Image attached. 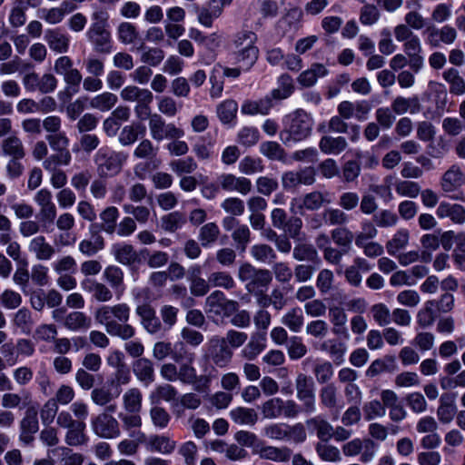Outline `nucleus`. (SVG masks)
<instances>
[{
  "mask_svg": "<svg viewBox=\"0 0 465 465\" xmlns=\"http://www.w3.org/2000/svg\"><path fill=\"white\" fill-rule=\"evenodd\" d=\"M94 317L111 336L129 340L135 335L134 327L128 323L131 318V307L126 302L102 305L95 310Z\"/></svg>",
  "mask_w": 465,
  "mask_h": 465,
  "instance_id": "obj_1",
  "label": "nucleus"
},
{
  "mask_svg": "<svg viewBox=\"0 0 465 465\" xmlns=\"http://www.w3.org/2000/svg\"><path fill=\"white\" fill-rule=\"evenodd\" d=\"M256 35L248 30L236 33L232 45L233 47L232 56L238 67H223V76L238 78L242 71H249L256 63L259 57V48L256 46Z\"/></svg>",
  "mask_w": 465,
  "mask_h": 465,
  "instance_id": "obj_2",
  "label": "nucleus"
},
{
  "mask_svg": "<svg viewBox=\"0 0 465 465\" xmlns=\"http://www.w3.org/2000/svg\"><path fill=\"white\" fill-rule=\"evenodd\" d=\"M313 119L302 109H297L283 118L280 139L285 145L301 142L312 134Z\"/></svg>",
  "mask_w": 465,
  "mask_h": 465,
  "instance_id": "obj_3",
  "label": "nucleus"
},
{
  "mask_svg": "<svg viewBox=\"0 0 465 465\" xmlns=\"http://www.w3.org/2000/svg\"><path fill=\"white\" fill-rule=\"evenodd\" d=\"M128 159L124 152L113 151L107 147L100 148L94 156L96 173L100 178L114 177L120 173Z\"/></svg>",
  "mask_w": 465,
  "mask_h": 465,
  "instance_id": "obj_4",
  "label": "nucleus"
},
{
  "mask_svg": "<svg viewBox=\"0 0 465 465\" xmlns=\"http://www.w3.org/2000/svg\"><path fill=\"white\" fill-rule=\"evenodd\" d=\"M261 413L265 420H276L281 417L294 419L301 413V409L293 400L273 397L261 405Z\"/></svg>",
  "mask_w": 465,
  "mask_h": 465,
  "instance_id": "obj_5",
  "label": "nucleus"
},
{
  "mask_svg": "<svg viewBox=\"0 0 465 465\" xmlns=\"http://www.w3.org/2000/svg\"><path fill=\"white\" fill-rule=\"evenodd\" d=\"M238 278L241 282H246V289L250 292H262L272 281L269 270L258 269L248 262L239 267Z\"/></svg>",
  "mask_w": 465,
  "mask_h": 465,
  "instance_id": "obj_6",
  "label": "nucleus"
},
{
  "mask_svg": "<svg viewBox=\"0 0 465 465\" xmlns=\"http://www.w3.org/2000/svg\"><path fill=\"white\" fill-rule=\"evenodd\" d=\"M239 304L236 301L229 300L221 291H213L204 302V310L210 316L228 318L237 311Z\"/></svg>",
  "mask_w": 465,
  "mask_h": 465,
  "instance_id": "obj_7",
  "label": "nucleus"
},
{
  "mask_svg": "<svg viewBox=\"0 0 465 465\" xmlns=\"http://www.w3.org/2000/svg\"><path fill=\"white\" fill-rule=\"evenodd\" d=\"M150 136L156 142L169 138H183L184 131L173 123H166L160 114L154 113L148 122Z\"/></svg>",
  "mask_w": 465,
  "mask_h": 465,
  "instance_id": "obj_8",
  "label": "nucleus"
},
{
  "mask_svg": "<svg viewBox=\"0 0 465 465\" xmlns=\"http://www.w3.org/2000/svg\"><path fill=\"white\" fill-rule=\"evenodd\" d=\"M22 84L27 92H39L45 94L53 93L56 89L58 80L50 73L39 75L35 72H27L22 77Z\"/></svg>",
  "mask_w": 465,
  "mask_h": 465,
  "instance_id": "obj_9",
  "label": "nucleus"
},
{
  "mask_svg": "<svg viewBox=\"0 0 465 465\" xmlns=\"http://www.w3.org/2000/svg\"><path fill=\"white\" fill-rule=\"evenodd\" d=\"M206 346L208 355L216 367L226 368L230 365L233 351L225 344L223 337L217 335L211 337Z\"/></svg>",
  "mask_w": 465,
  "mask_h": 465,
  "instance_id": "obj_10",
  "label": "nucleus"
},
{
  "mask_svg": "<svg viewBox=\"0 0 465 465\" xmlns=\"http://www.w3.org/2000/svg\"><path fill=\"white\" fill-rule=\"evenodd\" d=\"M132 437H136L138 441L143 442L147 450L162 454H170L176 448V441L166 435H151L146 438L142 431L134 432Z\"/></svg>",
  "mask_w": 465,
  "mask_h": 465,
  "instance_id": "obj_11",
  "label": "nucleus"
},
{
  "mask_svg": "<svg viewBox=\"0 0 465 465\" xmlns=\"http://www.w3.org/2000/svg\"><path fill=\"white\" fill-rule=\"evenodd\" d=\"M91 427L95 435L104 439H114L120 436L119 423L108 412H103L91 420Z\"/></svg>",
  "mask_w": 465,
  "mask_h": 465,
  "instance_id": "obj_12",
  "label": "nucleus"
},
{
  "mask_svg": "<svg viewBox=\"0 0 465 465\" xmlns=\"http://www.w3.org/2000/svg\"><path fill=\"white\" fill-rule=\"evenodd\" d=\"M331 200L326 199L322 193L314 191L305 194L303 197L292 199L290 210L292 213H302L303 209L309 211L319 210L323 204L330 203Z\"/></svg>",
  "mask_w": 465,
  "mask_h": 465,
  "instance_id": "obj_13",
  "label": "nucleus"
},
{
  "mask_svg": "<svg viewBox=\"0 0 465 465\" xmlns=\"http://www.w3.org/2000/svg\"><path fill=\"white\" fill-rule=\"evenodd\" d=\"M35 203L39 206V215L43 223H52L57 214L53 202V195L47 188L40 189L34 196Z\"/></svg>",
  "mask_w": 465,
  "mask_h": 465,
  "instance_id": "obj_14",
  "label": "nucleus"
},
{
  "mask_svg": "<svg viewBox=\"0 0 465 465\" xmlns=\"http://www.w3.org/2000/svg\"><path fill=\"white\" fill-rule=\"evenodd\" d=\"M38 430L37 412L35 408H27L19 422V440L26 445L31 444Z\"/></svg>",
  "mask_w": 465,
  "mask_h": 465,
  "instance_id": "obj_15",
  "label": "nucleus"
},
{
  "mask_svg": "<svg viewBox=\"0 0 465 465\" xmlns=\"http://www.w3.org/2000/svg\"><path fill=\"white\" fill-rule=\"evenodd\" d=\"M217 181L221 189L226 192H237L246 195L252 191V182L244 176L223 173L218 176Z\"/></svg>",
  "mask_w": 465,
  "mask_h": 465,
  "instance_id": "obj_16",
  "label": "nucleus"
},
{
  "mask_svg": "<svg viewBox=\"0 0 465 465\" xmlns=\"http://www.w3.org/2000/svg\"><path fill=\"white\" fill-rule=\"evenodd\" d=\"M402 49L410 60L411 69L416 74L420 72L424 67L423 48L420 38L415 35L403 43Z\"/></svg>",
  "mask_w": 465,
  "mask_h": 465,
  "instance_id": "obj_17",
  "label": "nucleus"
},
{
  "mask_svg": "<svg viewBox=\"0 0 465 465\" xmlns=\"http://www.w3.org/2000/svg\"><path fill=\"white\" fill-rule=\"evenodd\" d=\"M85 35L97 52L104 54L111 52V35L107 27L89 26Z\"/></svg>",
  "mask_w": 465,
  "mask_h": 465,
  "instance_id": "obj_18",
  "label": "nucleus"
},
{
  "mask_svg": "<svg viewBox=\"0 0 465 465\" xmlns=\"http://www.w3.org/2000/svg\"><path fill=\"white\" fill-rule=\"evenodd\" d=\"M436 215L439 219L448 218L454 224L462 225L465 223V207L460 203L442 201L436 209Z\"/></svg>",
  "mask_w": 465,
  "mask_h": 465,
  "instance_id": "obj_19",
  "label": "nucleus"
},
{
  "mask_svg": "<svg viewBox=\"0 0 465 465\" xmlns=\"http://www.w3.org/2000/svg\"><path fill=\"white\" fill-rule=\"evenodd\" d=\"M267 337L263 333L252 332L245 346L240 351L243 360L254 361L266 348Z\"/></svg>",
  "mask_w": 465,
  "mask_h": 465,
  "instance_id": "obj_20",
  "label": "nucleus"
},
{
  "mask_svg": "<svg viewBox=\"0 0 465 465\" xmlns=\"http://www.w3.org/2000/svg\"><path fill=\"white\" fill-rule=\"evenodd\" d=\"M463 173L457 164L451 165L441 176L440 185L446 194L460 189L463 184Z\"/></svg>",
  "mask_w": 465,
  "mask_h": 465,
  "instance_id": "obj_21",
  "label": "nucleus"
},
{
  "mask_svg": "<svg viewBox=\"0 0 465 465\" xmlns=\"http://www.w3.org/2000/svg\"><path fill=\"white\" fill-rule=\"evenodd\" d=\"M44 39L53 52L64 54L69 50L70 36L60 28L45 30Z\"/></svg>",
  "mask_w": 465,
  "mask_h": 465,
  "instance_id": "obj_22",
  "label": "nucleus"
},
{
  "mask_svg": "<svg viewBox=\"0 0 465 465\" xmlns=\"http://www.w3.org/2000/svg\"><path fill=\"white\" fill-rule=\"evenodd\" d=\"M135 312L140 317L141 324L148 333L155 334L162 330V323L151 305H138L135 309Z\"/></svg>",
  "mask_w": 465,
  "mask_h": 465,
  "instance_id": "obj_23",
  "label": "nucleus"
},
{
  "mask_svg": "<svg viewBox=\"0 0 465 465\" xmlns=\"http://www.w3.org/2000/svg\"><path fill=\"white\" fill-rule=\"evenodd\" d=\"M305 424L310 431L316 433L321 442H327L333 436L334 428L322 415H317L306 420Z\"/></svg>",
  "mask_w": 465,
  "mask_h": 465,
  "instance_id": "obj_24",
  "label": "nucleus"
},
{
  "mask_svg": "<svg viewBox=\"0 0 465 465\" xmlns=\"http://www.w3.org/2000/svg\"><path fill=\"white\" fill-rule=\"evenodd\" d=\"M28 251L35 255L38 261H49L55 254V250L43 235L34 237L29 244Z\"/></svg>",
  "mask_w": 465,
  "mask_h": 465,
  "instance_id": "obj_25",
  "label": "nucleus"
},
{
  "mask_svg": "<svg viewBox=\"0 0 465 465\" xmlns=\"http://www.w3.org/2000/svg\"><path fill=\"white\" fill-rule=\"evenodd\" d=\"M457 413L456 395L444 393L440 398V405L437 409L439 420L443 424L451 422Z\"/></svg>",
  "mask_w": 465,
  "mask_h": 465,
  "instance_id": "obj_26",
  "label": "nucleus"
},
{
  "mask_svg": "<svg viewBox=\"0 0 465 465\" xmlns=\"http://www.w3.org/2000/svg\"><path fill=\"white\" fill-rule=\"evenodd\" d=\"M31 392L26 390H22L19 393L9 391L1 396V405L7 411L8 409L25 408L31 403Z\"/></svg>",
  "mask_w": 465,
  "mask_h": 465,
  "instance_id": "obj_27",
  "label": "nucleus"
},
{
  "mask_svg": "<svg viewBox=\"0 0 465 465\" xmlns=\"http://www.w3.org/2000/svg\"><path fill=\"white\" fill-rule=\"evenodd\" d=\"M425 95L433 101L438 112H444L448 102V93L443 84L433 80L429 81Z\"/></svg>",
  "mask_w": 465,
  "mask_h": 465,
  "instance_id": "obj_28",
  "label": "nucleus"
},
{
  "mask_svg": "<svg viewBox=\"0 0 465 465\" xmlns=\"http://www.w3.org/2000/svg\"><path fill=\"white\" fill-rule=\"evenodd\" d=\"M83 289L92 294V298L98 302H108L113 297L112 290L103 282L94 280H84L81 283Z\"/></svg>",
  "mask_w": 465,
  "mask_h": 465,
  "instance_id": "obj_29",
  "label": "nucleus"
},
{
  "mask_svg": "<svg viewBox=\"0 0 465 465\" xmlns=\"http://www.w3.org/2000/svg\"><path fill=\"white\" fill-rule=\"evenodd\" d=\"M0 155L10 159H23L25 156V150L21 139L13 135L2 140Z\"/></svg>",
  "mask_w": 465,
  "mask_h": 465,
  "instance_id": "obj_30",
  "label": "nucleus"
},
{
  "mask_svg": "<svg viewBox=\"0 0 465 465\" xmlns=\"http://www.w3.org/2000/svg\"><path fill=\"white\" fill-rule=\"evenodd\" d=\"M103 277L109 286L114 290L119 299L125 290L124 271L116 265H109L104 270Z\"/></svg>",
  "mask_w": 465,
  "mask_h": 465,
  "instance_id": "obj_31",
  "label": "nucleus"
},
{
  "mask_svg": "<svg viewBox=\"0 0 465 465\" xmlns=\"http://www.w3.org/2000/svg\"><path fill=\"white\" fill-rule=\"evenodd\" d=\"M328 73L324 64L315 63L299 74L297 82L302 87H311L317 83L319 78L326 76Z\"/></svg>",
  "mask_w": 465,
  "mask_h": 465,
  "instance_id": "obj_32",
  "label": "nucleus"
},
{
  "mask_svg": "<svg viewBox=\"0 0 465 465\" xmlns=\"http://www.w3.org/2000/svg\"><path fill=\"white\" fill-rule=\"evenodd\" d=\"M111 253L114 260L123 265H131L137 260V253L134 246L126 242L113 244Z\"/></svg>",
  "mask_w": 465,
  "mask_h": 465,
  "instance_id": "obj_33",
  "label": "nucleus"
},
{
  "mask_svg": "<svg viewBox=\"0 0 465 465\" xmlns=\"http://www.w3.org/2000/svg\"><path fill=\"white\" fill-rule=\"evenodd\" d=\"M230 419L241 426H254L258 421V414L252 408L239 406L229 412Z\"/></svg>",
  "mask_w": 465,
  "mask_h": 465,
  "instance_id": "obj_34",
  "label": "nucleus"
},
{
  "mask_svg": "<svg viewBox=\"0 0 465 465\" xmlns=\"http://www.w3.org/2000/svg\"><path fill=\"white\" fill-rule=\"evenodd\" d=\"M281 323L294 333L300 332L304 325L302 310L300 307L290 308L282 316Z\"/></svg>",
  "mask_w": 465,
  "mask_h": 465,
  "instance_id": "obj_35",
  "label": "nucleus"
},
{
  "mask_svg": "<svg viewBox=\"0 0 465 465\" xmlns=\"http://www.w3.org/2000/svg\"><path fill=\"white\" fill-rule=\"evenodd\" d=\"M348 146V143L343 136H322L319 142L321 151L325 154H340Z\"/></svg>",
  "mask_w": 465,
  "mask_h": 465,
  "instance_id": "obj_36",
  "label": "nucleus"
},
{
  "mask_svg": "<svg viewBox=\"0 0 465 465\" xmlns=\"http://www.w3.org/2000/svg\"><path fill=\"white\" fill-rule=\"evenodd\" d=\"M394 114L401 115L406 113L416 114L420 110V104L417 96L403 97L397 96L391 102V107Z\"/></svg>",
  "mask_w": 465,
  "mask_h": 465,
  "instance_id": "obj_37",
  "label": "nucleus"
},
{
  "mask_svg": "<svg viewBox=\"0 0 465 465\" xmlns=\"http://www.w3.org/2000/svg\"><path fill=\"white\" fill-rule=\"evenodd\" d=\"M86 424L79 420L73 427L66 430L64 441L69 446H82L88 442V436L85 432Z\"/></svg>",
  "mask_w": 465,
  "mask_h": 465,
  "instance_id": "obj_38",
  "label": "nucleus"
},
{
  "mask_svg": "<svg viewBox=\"0 0 465 465\" xmlns=\"http://www.w3.org/2000/svg\"><path fill=\"white\" fill-rule=\"evenodd\" d=\"M134 373L146 386L154 381L153 364L149 359H138L134 364Z\"/></svg>",
  "mask_w": 465,
  "mask_h": 465,
  "instance_id": "obj_39",
  "label": "nucleus"
},
{
  "mask_svg": "<svg viewBox=\"0 0 465 465\" xmlns=\"http://www.w3.org/2000/svg\"><path fill=\"white\" fill-rule=\"evenodd\" d=\"M144 133L145 127L140 124L124 125L119 133L118 142L123 146H130L138 140L139 136H143Z\"/></svg>",
  "mask_w": 465,
  "mask_h": 465,
  "instance_id": "obj_40",
  "label": "nucleus"
},
{
  "mask_svg": "<svg viewBox=\"0 0 465 465\" xmlns=\"http://www.w3.org/2000/svg\"><path fill=\"white\" fill-rule=\"evenodd\" d=\"M118 102V97L111 92H103L94 95L89 101V107L99 112H109Z\"/></svg>",
  "mask_w": 465,
  "mask_h": 465,
  "instance_id": "obj_41",
  "label": "nucleus"
},
{
  "mask_svg": "<svg viewBox=\"0 0 465 465\" xmlns=\"http://www.w3.org/2000/svg\"><path fill=\"white\" fill-rule=\"evenodd\" d=\"M277 84L278 86L269 93L274 101L287 99L294 92L293 80L292 76L287 74L280 75Z\"/></svg>",
  "mask_w": 465,
  "mask_h": 465,
  "instance_id": "obj_42",
  "label": "nucleus"
},
{
  "mask_svg": "<svg viewBox=\"0 0 465 465\" xmlns=\"http://www.w3.org/2000/svg\"><path fill=\"white\" fill-rule=\"evenodd\" d=\"M410 241V232L405 228L396 231L391 239L386 243V250L390 255L396 256L401 250L407 247Z\"/></svg>",
  "mask_w": 465,
  "mask_h": 465,
  "instance_id": "obj_43",
  "label": "nucleus"
},
{
  "mask_svg": "<svg viewBox=\"0 0 465 465\" xmlns=\"http://www.w3.org/2000/svg\"><path fill=\"white\" fill-rule=\"evenodd\" d=\"M99 217L102 231L109 235L114 234L116 231L119 210L115 206H108L100 213Z\"/></svg>",
  "mask_w": 465,
  "mask_h": 465,
  "instance_id": "obj_44",
  "label": "nucleus"
},
{
  "mask_svg": "<svg viewBox=\"0 0 465 465\" xmlns=\"http://www.w3.org/2000/svg\"><path fill=\"white\" fill-rule=\"evenodd\" d=\"M91 319L83 312H73L64 318V325L72 331L87 330L91 327Z\"/></svg>",
  "mask_w": 465,
  "mask_h": 465,
  "instance_id": "obj_45",
  "label": "nucleus"
},
{
  "mask_svg": "<svg viewBox=\"0 0 465 465\" xmlns=\"http://www.w3.org/2000/svg\"><path fill=\"white\" fill-rule=\"evenodd\" d=\"M292 257L299 262H312L320 263L317 250L312 245L304 242L295 244L292 250Z\"/></svg>",
  "mask_w": 465,
  "mask_h": 465,
  "instance_id": "obj_46",
  "label": "nucleus"
},
{
  "mask_svg": "<svg viewBox=\"0 0 465 465\" xmlns=\"http://www.w3.org/2000/svg\"><path fill=\"white\" fill-rule=\"evenodd\" d=\"M443 79L450 84V92L455 95L465 94V81L456 68L450 67L442 73Z\"/></svg>",
  "mask_w": 465,
  "mask_h": 465,
  "instance_id": "obj_47",
  "label": "nucleus"
},
{
  "mask_svg": "<svg viewBox=\"0 0 465 465\" xmlns=\"http://www.w3.org/2000/svg\"><path fill=\"white\" fill-rule=\"evenodd\" d=\"M104 248V240L97 233L93 234L90 239L82 240L78 244L79 252L87 257L95 255Z\"/></svg>",
  "mask_w": 465,
  "mask_h": 465,
  "instance_id": "obj_48",
  "label": "nucleus"
},
{
  "mask_svg": "<svg viewBox=\"0 0 465 465\" xmlns=\"http://www.w3.org/2000/svg\"><path fill=\"white\" fill-rule=\"evenodd\" d=\"M152 94L151 90L141 88L134 84L126 85L120 92L121 99L128 103H139Z\"/></svg>",
  "mask_w": 465,
  "mask_h": 465,
  "instance_id": "obj_49",
  "label": "nucleus"
},
{
  "mask_svg": "<svg viewBox=\"0 0 465 465\" xmlns=\"http://www.w3.org/2000/svg\"><path fill=\"white\" fill-rule=\"evenodd\" d=\"M142 401L143 394L137 388H131L123 395L124 408L130 413H139L142 408Z\"/></svg>",
  "mask_w": 465,
  "mask_h": 465,
  "instance_id": "obj_50",
  "label": "nucleus"
},
{
  "mask_svg": "<svg viewBox=\"0 0 465 465\" xmlns=\"http://www.w3.org/2000/svg\"><path fill=\"white\" fill-rule=\"evenodd\" d=\"M116 36L122 44L133 45L139 39V32L132 23L122 22L116 28Z\"/></svg>",
  "mask_w": 465,
  "mask_h": 465,
  "instance_id": "obj_51",
  "label": "nucleus"
},
{
  "mask_svg": "<svg viewBox=\"0 0 465 465\" xmlns=\"http://www.w3.org/2000/svg\"><path fill=\"white\" fill-rule=\"evenodd\" d=\"M169 166L171 171L177 176L190 174L198 167L197 163L192 156L173 160L170 162Z\"/></svg>",
  "mask_w": 465,
  "mask_h": 465,
  "instance_id": "obj_52",
  "label": "nucleus"
},
{
  "mask_svg": "<svg viewBox=\"0 0 465 465\" xmlns=\"http://www.w3.org/2000/svg\"><path fill=\"white\" fill-rule=\"evenodd\" d=\"M322 219L329 226L343 227L350 221L349 215L340 208H327L322 213Z\"/></svg>",
  "mask_w": 465,
  "mask_h": 465,
  "instance_id": "obj_53",
  "label": "nucleus"
},
{
  "mask_svg": "<svg viewBox=\"0 0 465 465\" xmlns=\"http://www.w3.org/2000/svg\"><path fill=\"white\" fill-rule=\"evenodd\" d=\"M220 234V229L215 223H208L201 227L198 240L203 247L207 248L213 244Z\"/></svg>",
  "mask_w": 465,
  "mask_h": 465,
  "instance_id": "obj_54",
  "label": "nucleus"
},
{
  "mask_svg": "<svg viewBox=\"0 0 465 465\" xmlns=\"http://www.w3.org/2000/svg\"><path fill=\"white\" fill-rule=\"evenodd\" d=\"M72 155L69 151H57L43 161V167L45 171L59 169L61 165H68L71 163Z\"/></svg>",
  "mask_w": 465,
  "mask_h": 465,
  "instance_id": "obj_55",
  "label": "nucleus"
},
{
  "mask_svg": "<svg viewBox=\"0 0 465 465\" xmlns=\"http://www.w3.org/2000/svg\"><path fill=\"white\" fill-rule=\"evenodd\" d=\"M250 253L254 260L262 263H271L277 257L274 250L264 243L252 245Z\"/></svg>",
  "mask_w": 465,
  "mask_h": 465,
  "instance_id": "obj_56",
  "label": "nucleus"
},
{
  "mask_svg": "<svg viewBox=\"0 0 465 465\" xmlns=\"http://www.w3.org/2000/svg\"><path fill=\"white\" fill-rule=\"evenodd\" d=\"M320 401L322 405L329 410L337 407L338 389L334 383H327L320 390Z\"/></svg>",
  "mask_w": 465,
  "mask_h": 465,
  "instance_id": "obj_57",
  "label": "nucleus"
},
{
  "mask_svg": "<svg viewBox=\"0 0 465 465\" xmlns=\"http://www.w3.org/2000/svg\"><path fill=\"white\" fill-rule=\"evenodd\" d=\"M370 313L374 322L381 327L388 326L391 323V312L385 303L379 302L373 304L371 307Z\"/></svg>",
  "mask_w": 465,
  "mask_h": 465,
  "instance_id": "obj_58",
  "label": "nucleus"
},
{
  "mask_svg": "<svg viewBox=\"0 0 465 465\" xmlns=\"http://www.w3.org/2000/svg\"><path fill=\"white\" fill-rule=\"evenodd\" d=\"M214 142L210 140L206 142L203 136L193 145V152L199 161L207 162L213 157Z\"/></svg>",
  "mask_w": 465,
  "mask_h": 465,
  "instance_id": "obj_59",
  "label": "nucleus"
},
{
  "mask_svg": "<svg viewBox=\"0 0 465 465\" xmlns=\"http://www.w3.org/2000/svg\"><path fill=\"white\" fill-rule=\"evenodd\" d=\"M260 153L272 161H283L285 151L274 141H266L260 144Z\"/></svg>",
  "mask_w": 465,
  "mask_h": 465,
  "instance_id": "obj_60",
  "label": "nucleus"
},
{
  "mask_svg": "<svg viewBox=\"0 0 465 465\" xmlns=\"http://www.w3.org/2000/svg\"><path fill=\"white\" fill-rule=\"evenodd\" d=\"M435 304V301H428L425 302L424 307L418 312L417 323L420 327L428 328L434 323L436 320Z\"/></svg>",
  "mask_w": 465,
  "mask_h": 465,
  "instance_id": "obj_61",
  "label": "nucleus"
},
{
  "mask_svg": "<svg viewBox=\"0 0 465 465\" xmlns=\"http://www.w3.org/2000/svg\"><path fill=\"white\" fill-rule=\"evenodd\" d=\"M315 450L320 459L327 462H338L341 460V452L335 446L326 444V442H318Z\"/></svg>",
  "mask_w": 465,
  "mask_h": 465,
  "instance_id": "obj_62",
  "label": "nucleus"
},
{
  "mask_svg": "<svg viewBox=\"0 0 465 465\" xmlns=\"http://www.w3.org/2000/svg\"><path fill=\"white\" fill-rule=\"evenodd\" d=\"M313 373L320 384L330 383L334 373L332 364L328 361H316L313 365Z\"/></svg>",
  "mask_w": 465,
  "mask_h": 465,
  "instance_id": "obj_63",
  "label": "nucleus"
},
{
  "mask_svg": "<svg viewBox=\"0 0 465 465\" xmlns=\"http://www.w3.org/2000/svg\"><path fill=\"white\" fill-rule=\"evenodd\" d=\"M238 169L240 173L245 175H252L257 173H262L264 166L261 158L248 155L240 161Z\"/></svg>",
  "mask_w": 465,
  "mask_h": 465,
  "instance_id": "obj_64",
  "label": "nucleus"
}]
</instances>
